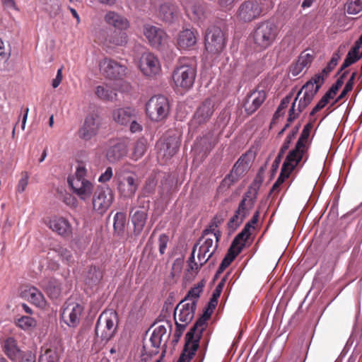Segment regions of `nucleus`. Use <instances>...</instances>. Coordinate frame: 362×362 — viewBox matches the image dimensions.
I'll list each match as a JSON object with an SVG mask.
<instances>
[{
  "instance_id": "obj_62",
  "label": "nucleus",
  "mask_w": 362,
  "mask_h": 362,
  "mask_svg": "<svg viewBox=\"0 0 362 362\" xmlns=\"http://www.w3.org/2000/svg\"><path fill=\"white\" fill-rule=\"evenodd\" d=\"M175 326H176V329H175V332L174 334L173 341L175 342H177L179 341V339H180L181 336L182 335L187 326L185 325H182L181 323L178 322L177 320H176Z\"/></svg>"
},
{
  "instance_id": "obj_26",
  "label": "nucleus",
  "mask_w": 362,
  "mask_h": 362,
  "mask_svg": "<svg viewBox=\"0 0 362 362\" xmlns=\"http://www.w3.org/2000/svg\"><path fill=\"white\" fill-rule=\"evenodd\" d=\"M310 84H304L298 92L295 101L298 103V112H303V110L312 102L315 95L317 94L315 90L310 89ZM311 88L313 87L311 86Z\"/></svg>"
},
{
  "instance_id": "obj_43",
  "label": "nucleus",
  "mask_w": 362,
  "mask_h": 362,
  "mask_svg": "<svg viewBox=\"0 0 362 362\" xmlns=\"http://www.w3.org/2000/svg\"><path fill=\"white\" fill-rule=\"evenodd\" d=\"M146 151V140L145 139H139L134 146L132 152V158L137 160L141 158Z\"/></svg>"
},
{
  "instance_id": "obj_44",
  "label": "nucleus",
  "mask_w": 362,
  "mask_h": 362,
  "mask_svg": "<svg viewBox=\"0 0 362 362\" xmlns=\"http://www.w3.org/2000/svg\"><path fill=\"white\" fill-rule=\"evenodd\" d=\"M209 140L210 137L209 136H204L197 140L194 144V150L204 153L209 151L214 146V144Z\"/></svg>"
},
{
  "instance_id": "obj_25",
  "label": "nucleus",
  "mask_w": 362,
  "mask_h": 362,
  "mask_svg": "<svg viewBox=\"0 0 362 362\" xmlns=\"http://www.w3.org/2000/svg\"><path fill=\"white\" fill-rule=\"evenodd\" d=\"M214 110V102L211 99H206L196 111L193 122L201 124L206 122L211 117Z\"/></svg>"
},
{
  "instance_id": "obj_16",
  "label": "nucleus",
  "mask_w": 362,
  "mask_h": 362,
  "mask_svg": "<svg viewBox=\"0 0 362 362\" xmlns=\"http://www.w3.org/2000/svg\"><path fill=\"white\" fill-rule=\"evenodd\" d=\"M267 98L264 90L255 89L248 93L245 99L243 107L247 115L255 112Z\"/></svg>"
},
{
  "instance_id": "obj_39",
  "label": "nucleus",
  "mask_w": 362,
  "mask_h": 362,
  "mask_svg": "<svg viewBox=\"0 0 362 362\" xmlns=\"http://www.w3.org/2000/svg\"><path fill=\"white\" fill-rule=\"evenodd\" d=\"M359 49L360 45L358 44H356V45L349 51L338 74H339V72H341L344 69L356 62L362 57L361 52H358Z\"/></svg>"
},
{
  "instance_id": "obj_63",
  "label": "nucleus",
  "mask_w": 362,
  "mask_h": 362,
  "mask_svg": "<svg viewBox=\"0 0 362 362\" xmlns=\"http://www.w3.org/2000/svg\"><path fill=\"white\" fill-rule=\"evenodd\" d=\"M168 236L164 233L161 234L159 236L158 239V246H159V252L160 255H163L165 253V249L167 247V245L168 243Z\"/></svg>"
},
{
  "instance_id": "obj_27",
  "label": "nucleus",
  "mask_w": 362,
  "mask_h": 362,
  "mask_svg": "<svg viewBox=\"0 0 362 362\" xmlns=\"http://www.w3.org/2000/svg\"><path fill=\"white\" fill-rule=\"evenodd\" d=\"M256 198L255 192L251 190H248L245 192L236 209V214H240L243 218H245L249 215L251 209L254 207Z\"/></svg>"
},
{
  "instance_id": "obj_55",
  "label": "nucleus",
  "mask_w": 362,
  "mask_h": 362,
  "mask_svg": "<svg viewBox=\"0 0 362 362\" xmlns=\"http://www.w3.org/2000/svg\"><path fill=\"white\" fill-rule=\"evenodd\" d=\"M299 64L302 65L304 68L309 66L313 60V55L312 53L303 52L298 59Z\"/></svg>"
},
{
  "instance_id": "obj_54",
  "label": "nucleus",
  "mask_w": 362,
  "mask_h": 362,
  "mask_svg": "<svg viewBox=\"0 0 362 362\" xmlns=\"http://www.w3.org/2000/svg\"><path fill=\"white\" fill-rule=\"evenodd\" d=\"M196 250H197V245H194L193 247L191 255L188 260V265H189L188 272H193L194 273H197L199 268L202 267V266H200L199 262L198 264L194 262V254H195Z\"/></svg>"
},
{
  "instance_id": "obj_5",
  "label": "nucleus",
  "mask_w": 362,
  "mask_h": 362,
  "mask_svg": "<svg viewBox=\"0 0 362 362\" xmlns=\"http://www.w3.org/2000/svg\"><path fill=\"white\" fill-rule=\"evenodd\" d=\"M117 314L115 312L103 313L95 325V334L98 338L106 344L115 335L117 329Z\"/></svg>"
},
{
  "instance_id": "obj_11",
  "label": "nucleus",
  "mask_w": 362,
  "mask_h": 362,
  "mask_svg": "<svg viewBox=\"0 0 362 362\" xmlns=\"http://www.w3.org/2000/svg\"><path fill=\"white\" fill-rule=\"evenodd\" d=\"M262 12L261 5L257 0H247L240 5L237 18L240 21L248 23L258 18Z\"/></svg>"
},
{
  "instance_id": "obj_59",
  "label": "nucleus",
  "mask_w": 362,
  "mask_h": 362,
  "mask_svg": "<svg viewBox=\"0 0 362 362\" xmlns=\"http://www.w3.org/2000/svg\"><path fill=\"white\" fill-rule=\"evenodd\" d=\"M225 284V279H222L214 289L211 299V303H217L218 298L220 297Z\"/></svg>"
},
{
  "instance_id": "obj_61",
  "label": "nucleus",
  "mask_w": 362,
  "mask_h": 362,
  "mask_svg": "<svg viewBox=\"0 0 362 362\" xmlns=\"http://www.w3.org/2000/svg\"><path fill=\"white\" fill-rule=\"evenodd\" d=\"M343 85V82L341 79H337L334 84H333L329 90L325 93L328 95V96L332 99L337 94L339 89Z\"/></svg>"
},
{
  "instance_id": "obj_2",
  "label": "nucleus",
  "mask_w": 362,
  "mask_h": 362,
  "mask_svg": "<svg viewBox=\"0 0 362 362\" xmlns=\"http://www.w3.org/2000/svg\"><path fill=\"white\" fill-rule=\"evenodd\" d=\"M279 33L278 26L273 22H261L252 33V42L257 49L264 50L274 44Z\"/></svg>"
},
{
  "instance_id": "obj_1",
  "label": "nucleus",
  "mask_w": 362,
  "mask_h": 362,
  "mask_svg": "<svg viewBox=\"0 0 362 362\" xmlns=\"http://www.w3.org/2000/svg\"><path fill=\"white\" fill-rule=\"evenodd\" d=\"M206 327V319L199 318L185 335V344L177 362H189L199 346L202 333Z\"/></svg>"
},
{
  "instance_id": "obj_51",
  "label": "nucleus",
  "mask_w": 362,
  "mask_h": 362,
  "mask_svg": "<svg viewBox=\"0 0 362 362\" xmlns=\"http://www.w3.org/2000/svg\"><path fill=\"white\" fill-rule=\"evenodd\" d=\"M17 325L23 329H28L35 326V320L29 316H23L18 319Z\"/></svg>"
},
{
  "instance_id": "obj_56",
  "label": "nucleus",
  "mask_w": 362,
  "mask_h": 362,
  "mask_svg": "<svg viewBox=\"0 0 362 362\" xmlns=\"http://www.w3.org/2000/svg\"><path fill=\"white\" fill-rule=\"evenodd\" d=\"M244 219L240 214H236L235 211L234 215L228 223V228L233 230H235L243 223Z\"/></svg>"
},
{
  "instance_id": "obj_3",
  "label": "nucleus",
  "mask_w": 362,
  "mask_h": 362,
  "mask_svg": "<svg viewBox=\"0 0 362 362\" xmlns=\"http://www.w3.org/2000/svg\"><path fill=\"white\" fill-rule=\"evenodd\" d=\"M114 182L119 194L125 198L134 197L138 188L136 175L124 165L115 170Z\"/></svg>"
},
{
  "instance_id": "obj_48",
  "label": "nucleus",
  "mask_w": 362,
  "mask_h": 362,
  "mask_svg": "<svg viewBox=\"0 0 362 362\" xmlns=\"http://www.w3.org/2000/svg\"><path fill=\"white\" fill-rule=\"evenodd\" d=\"M346 6L349 14H358L362 11V0H349Z\"/></svg>"
},
{
  "instance_id": "obj_57",
  "label": "nucleus",
  "mask_w": 362,
  "mask_h": 362,
  "mask_svg": "<svg viewBox=\"0 0 362 362\" xmlns=\"http://www.w3.org/2000/svg\"><path fill=\"white\" fill-rule=\"evenodd\" d=\"M331 98L328 96V95L325 94V95L321 98V100L317 103V104L313 107L312 111L310 112V115H314L321 109H322L325 105L329 103Z\"/></svg>"
},
{
  "instance_id": "obj_19",
  "label": "nucleus",
  "mask_w": 362,
  "mask_h": 362,
  "mask_svg": "<svg viewBox=\"0 0 362 362\" xmlns=\"http://www.w3.org/2000/svg\"><path fill=\"white\" fill-rule=\"evenodd\" d=\"M144 34L150 45L155 48H160L167 40V34L159 27L152 25H145Z\"/></svg>"
},
{
  "instance_id": "obj_64",
  "label": "nucleus",
  "mask_w": 362,
  "mask_h": 362,
  "mask_svg": "<svg viewBox=\"0 0 362 362\" xmlns=\"http://www.w3.org/2000/svg\"><path fill=\"white\" fill-rule=\"evenodd\" d=\"M113 176V170H112V168L111 167H107L105 172L103 173L99 178H98V181L100 182H107L108 181L110 180V179Z\"/></svg>"
},
{
  "instance_id": "obj_38",
  "label": "nucleus",
  "mask_w": 362,
  "mask_h": 362,
  "mask_svg": "<svg viewBox=\"0 0 362 362\" xmlns=\"http://www.w3.org/2000/svg\"><path fill=\"white\" fill-rule=\"evenodd\" d=\"M24 293L28 300L37 306L41 307L45 305V298L42 293L35 287L29 288L25 291Z\"/></svg>"
},
{
  "instance_id": "obj_29",
  "label": "nucleus",
  "mask_w": 362,
  "mask_h": 362,
  "mask_svg": "<svg viewBox=\"0 0 362 362\" xmlns=\"http://www.w3.org/2000/svg\"><path fill=\"white\" fill-rule=\"evenodd\" d=\"M130 218L136 234H139L146 222L147 213L145 209L134 207L130 212Z\"/></svg>"
},
{
  "instance_id": "obj_8",
  "label": "nucleus",
  "mask_w": 362,
  "mask_h": 362,
  "mask_svg": "<svg viewBox=\"0 0 362 362\" xmlns=\"http://www.w3.org/2000/svg\"><path fill=\"white\" fill-rule=\"evenodd\" d=\"M196 75L195 65L180 62L173 71V79L176 86L189 89L193 86Z\"/></svg>"
},
{
  "instance_id": "obj_41",
  "label": "nucleus",
  "mask_w": 362,
  "mask_h": 362,
  "mask_svg": "<svg viewBox=\"0 0 362 362\" xmlns=\"http://www.w3.org/2000/svg\"><path fill=\"white\" fill-rule=\"evenodd\" d=\"M127 42V35L125 33L113 32L105 40L108 47L123 46Z\"/></svg>"
},
{
  "instance_id": "obj_30",
  "label": "nucleus",
  "mask_w": 362,
  "mask_h": 362,
  "mask_svg": "<svg viewBox=\"0 0 362 362\" xmlns=\"http://www.w3.org/2000/svg\"><path fill=\"white\" fill-rule=\"evenodd\" d=\"M48 226L50 229L62 236H68L71 233L69 222L62 217H54L49 220Z\"/></svg>"
},
{
  "instance_id": "obj_13",
  "label": "nucleus",
  "mask_w": 362,
  "mask_h": 362,
  "mask_svg": "<svg viewBox=\"0 0 362 362\" xmlns=\"http://www.w3.org/2000/svg\"><path fill=\"white\" fill-rule=\"evenodd\" d=\"M113 200L112 190L109 187L98 189L93 198V208L100 214H104L111 206Z\"/></svg>"
},
{
  "instance_id": "obj_20",
  "label": "nucleus",
  "mask_w": 362,
  "mask_h": 362,
  "mask_svg": "<svg viewBox=\"0 0 362 362\" xmlns=\"http://www.w3.org/2000/svg\"><path fill=\"white\" fill-rule=\"evenodd\" d=\"M250 166V161L247 160L246 155H243L234 164L230 174L223 180L224 185L230 186L235 182L240 176L247 171Z\"/></svg>"
},
{
  "instance_id": "obj_58",
  "label": "nucleus",
  "mask_w": 362,
  "mask_h": 362,
  "mask_svg": "<svg viewBox=\"0 0 362 362\" xmlns=\"http://www.w3.org/2000/svg\"><path fill=\"white\" fill-rule=\"evenodd\" d=\"M29 175L27 172H23L22 173V177L20 179L18 185H17V191L18 192H23L28 184Z\"/></svg>"
},
{
  "instance_id": "obj_15",
  "label": "nucleus",
  "mask_w": 362,
  "mask_h": 362,
  "mask_svg": "<svg viewBox=\"0 0 362 362\" xmlns=\"http://www.w3.org/2000/svg\"><path fill=\"white\" fill-rule=\"evenodd\" d=\"M100 124V117L96 113L89 114L85 119L83 125L78 130V136L89 141L98 132Z\"/></svg>"
},
{
  "instance_id": "obj_22",
  "label": "nucleus",
  "mask_w": 362,
  "mask_h": 362,
  "mask_svg": "<svg viewBox=\"0 0 362 362\" xmlns=\"http://www.w3.org/2000/svg\"><path fill=\"white\" fill-rule=\"evenodd\" d=\"M299 163L300 162L298 160L288 156H286L283 163L281 173L270 191L271 193H277L279 192L280 186L284 183V180L288 177L290 173Z\"/></svg>"
},
{
  "instance_id": "obj_17",
  "label": "nucleus",
  "mask_w": 362,
  "mask_h": 362,
  "mask_svg": "<svg viewBox=\"0 0 362 362\" xmlns=\"http://www.w3.org/2000/svg\"><path fill=\"white\" fill-rule=\"evenodd\" d=\"M196 308L194 301H180L175 310V320H177L178 322L187 326L194 318Z\"/></svg>"
},
{
  "instance_id": "obj_28",
  "label": "nucleus",
  "mask_w": 362,
  "mask_h": 362,
  "mask_svg": "<svg viewBox=\"0 0 362 362\" xmlns=\"http://www.w3.org/2000/svg\"><path fill=\"white\" fill-rule=\"evenodd\" d=\"M136 110L132 107L117 108L113 111L112 118L115 122L121 125H127L136 117Z\"/></svg>"
},
{
  "instance_id": "obj_52",
  "label": "nucleus",
  "mask_w": 362,
  "mask_h": 362,
  "mask_svg": "<svg viewBox=\"0 0 362 362\" xmlns=\"http://www.w3.org/2000/svg\"><path fill=\"white\" fill-rule=\"evenodd\" d=\"M341 58V55L339 54V52H335L332 57L331 60L329 62L327 66L322 70V73H325V75H327L329 72H331L334 68L337 66L338 61Z\"/></svg>"
},
{
  "instance_id": "obj_53",
  "label": "nucleus",
  "mask_w": 362,
  "mask_h": 362,
  "mask_svg": "<svg viewBox=\"0 0 362 362\" xmlns=\"http://www.w3.org/2000/svg\"><path fill=\"white\" fill-rule=\"evenodd\" d=\"M248 237L245 236L243 233L240 232L235 237L231 245H233V247L240 248V250H242L243 248L245 247V243Z\"/></svg>"
},
{
  "instance_id": "obj_31",
  "label": "nucleus",
  "mask_w": 362,
  "mask_h": 362,
  "mask_svg": "<svg viewBox=\"0 0 362 362\" xmlns=\"http://www.w3.org/2000/svg\"><path fill=\"white\" fill-rule=\"evenodd\" d=\"M105 22L118 30H126L129 26L128 20L115 11H110L105 15Z\"/></svg>"
},
{
  "instance_id": "obj_9",
  "label": "nucleus",
  "mask_w": 362,
  "mask_h": 362,
  "mask_svg": "<svg viewBox=\"0 0 362 362\" xmlns=\"http://www.w3.org/2000/svg\"><path fill=\"white\" fill-rule=\"evenodd\" d=\"M99 69L103 76L110 79H122L127 74L124 64L107 57L99 62Z\"/></svg>"
},
{
  "instance_id": "obj_50",
  "label": "nucleus",
  "mask_w": 362,
  "mask_h": 362,
  "mask_svg": "<svg viewBox=\"0 0 362 362\" xmlns=\"http://www.w3.org/2000/svg\"><path fill=\"white\" fill-rule=\"evenodd\" d=\"M40 362H58L59 356L55 350L47 349L44 354L40 356Z\"/></svg>"
},
{
  "instance_id": "obj_10",
  "label": "nucleus",
  "mask_w": 362,
  "mask_h": 362,
  "mask_svg": "<svg viewBox=\"0 0 362 362\" xmlns=\"http://www.w3.org/2000/svg\"><path fill=\"white\" fill-rule=\"evenodd\" d=\"M225 45V37L221 29L216 26L209 28L205 36L206 50L211 54H218L223 51Z\"/></svg>"
},
{
  "instance_id": "obj_6",
  "label": "nucleus",
  "mask_w": 362,
  "mask_h": 362,
  "mask_svg": "<svg viewBox=\"0 0 362 362\" xmlns=\"http://www.w3.org/2000/svg\"><path fill=\"white\" fill-rule=\"evenodd\" d=\"M207 231L203 230L202 237L195 245L197 247L199 246L197 258L200 266L204 265L213 256L221 238L217 237L216 233H209Z\"/></svg>"
},
{
  "instance_id": "obj_34",
  "label": "nucleus",
  "mask_w": 362,
  "mask_h": 362,
  "mask_svg": "<svg viewBox=\"0 0 362 362\" xmlns=\"http://www.w3.org/2000/svg\"><path fill=\"white\" fill-rule=\"evenodd\" d=\"M47 294L52 299H57L59 297L62 292L61 283L55 279L50 278L42 281Z\"/></svg>"
},
{
  "instance_id": "obj_46",
  "label": "nucleus",
  "mask_w": 362,
  "mask_h": 362,
  "mask_svg": "<svg viewBox=\"0 0 362 362\" xmlns=\"http://www.w3.org/2000/svg\"><path fill=\"white\" fill-rule=\"evenodd\" d=\"M126 223V215L123 212H117L114 216L113 227L115 231H123Z\"/></svg>"
},
{
  "instance_id": "obj_35",
  "label": "nucleus",
  "mask_w": 362,
  "mask_h": 362,
  "mask_svg": "<svg viewBox=\"0 0 362 362\" xmlns=\"http://www.w3.org/2000/svg\"><path fill=\"white\" fill-rule=\"evenodd\" d=\"M4 351L5 354L12 361H17L22 358L23 353L18 348L16 341L12 337L5 340Z\"/></svg>"
},
{
  "instance_id": "obj_7",
  "label": "nucleus",
  "mask_w": 362,
  "mask_h": 362,
  "mask_svg": "<svg viewBox=\"0 0 362 362\" xmlns=\"http://www.w3.org/2000/svg\"><path fill=\"white\" fill-rule=\"evenodd\" d=\"M146 111L147 115L152 121H162L165 119L169 114V101L164 95H154L147 102Z\"/></svg>"
},
{
  "instance_id": "obj_32",
  "label": "nucleus",
  "mask_w": 362,
  "mask_h": 362,
  "mask_svg": "<svg viewBox=\"0 0 362 362\" xmlns=\"http://www.w3.org/2000/svg\"><path fill=\"white\" fill-rule=\"evenodd\" d=\"M178 13V8L171 3H164L160 6L159 17L166 23L174 22L177 18Z\"/></svg>"
},
{
  "instance_id": "obj_40",
  "label": "nucleus",
  "mask_w": 362,
  "mask_h": 362,
  "mask_svg": "<svg viewBox=\"0 0 362 362\" xmlns=\"http://www.w3.org/2000/svg\"><path fill=\"white\" fill-rule=\"evenodd\" d=\"M95 95L100 100L112 101L117 93L108 85L98 86L95 90Z\"/></svg>"
},
{
  "instance_id": "obj_42",
  "label": "nucleus",
  "mask_w": 362,
  "mask_h": 362,
  "mask_svg": "<svg viewBox=\"0 0 362 362\" xmlns=\"http://www.w3.org/2000/svg\"><path fill=\"white\" fill-rule=\"evenodd\" d=\"M102 278V271L95 267H90L87 272L85 281L87 284L94 285L99 283Z\"/></svg>"
},
{
  "instance_id": "obj_45",
  "label": "nucleus",
  "mask_w": 362,
  "mask_h": 362,
  "mask_svg": "<svg viewBox=\"0 0 362 362\" xmlns=\"http://www.w3.org/2000/svg\"><path fill=\"white\" fill-rule=\"evenodd\" d=\"M325 73H320L315 74L310 80L307 81L305 84H310V90H311V86L313 87V90H315V93H317L322 85L324 83L325 78H324Z\"/></svg>"
},
{
  "instance_id": "obj_36",
  "label": "nucleus",
  "mask_w": 362,
  "mask_h": 362,
  "mask_svg": "<svg viewBox=\"0 0 362 362\" xmlns=\"http://www.w3.org/2000/svg\"><path fill=\"white\" fill-rule=\"evenodd\" d=\"M127 153V150L125 145L118 143L108 148L106 156L110 162L114 163L125 156Z\"/></svg>"
},
{
  "instance_id": "obj_23",
  "label": "nucleus",
  "mask_w": 362,
  "mask_h": 362,
  "mask_svg": "<svg viewBox=\"0 0 362 362\" xmlns=\"http://www.w3.org/2000/svg\"><path fill=\"white\" fill-rule=\"evenodd\" d=\"M197 33L192 29H184L179 32L176 46L179 49H189L197 43Z\"/></svg>"
},
{
  "instance_id": "obj_12",
  "label": "nucleus",
  "mask_w": 362,
  "mask_h": 362,
  "mask_svg": "<svg viewBox=\"0 0 362 362\" xmlns=\"http://www.w3.org/2000/svg\"><path fill=\"white\" fill-rule=\"evenodd\" d=\"M311 129L312 124L310 123L307 124L304 127L296 143V148L291 151L287 156L298 160L299 162H300L305 158L304 162L306 161L308 158L307 151L309 146L308 138Z\"/></svg>"
},
{
  "instance_id": "obj_47",
  "label": "nucleus",
  "mask_w": 362,
  "mask_h": 362,
  "mask_svg": "<svg viewBox=\"0 0 362 362\" xmlns=\"http://www.w3.org/2000/svg\"><path fill=\"white\" fill-rule=\"evenodd\" d=\"M202 291V286H197L192 288L187 293V296L182 300L185 302H191L194 301L195 305L197 306V303L198 298H199L200 293Z\"/></svg>"
},
{
  "instance_id": "obj_4",
  "label": "nucleus",
  "mask_w": 362,
  "mask_h": 362,
  "mask_svg": "<svg viewBox=\"0 0 362 362\" xmlns=\"http://www.w3.org/2000/svg\"><path fill=\"white\" fill-rule=\"evenodd\" d=\"M86 169L83 165H79L72 177L68 178V183L75 193L81 199L86 200L92 194L93 185L85 177Z\"/></svg>"
},
{
  "instance_id": "obj_18",
  "label": "nucleus",
  "mask_w": 362,
  "mask_h": 362,
  "mask_svg": "<svg viewBox=\"0 0 362 362\" xmlns=\"http://www.w3.org/2000/svg\"><path fill=\"white\" fill-rule=\"evenodd\" d=\"M83 307L76 303H66L62 312V319L69 327H76L80 321Z\"/></svg>"
},
{
  "instance_id": "obj_37",
  "label": "nucleus",
  "mask_w": 362,
  "mask_h": 362,
  "mask_svg": "<svg viewBox=\"0 0 362 362\" xmlns=\"http://www.w3.org/2000/svg\"><path fill=\"white\" fill-rule=\"evenodd\" d=\"M187 16L193 21H202L205 17V9L203 4L194 3L185 6Z\"/></svg>"
},
{
  "instance_id": "obj_33",
  "label": "nucleus",
  "mask_w": 362,
  "mask_h": 362,
  "mask_svg": "<svg viewBox=\"0 0 362 362\" xmlns=\"http://www.w3.org/2000/svg\"><path fill=\"white\" fill-rule=\"evenodd\" d=\"M168 328L170 332L172 329V324L169 321H165L163 324L158 325L153 330L150 341L153 347H159L163 341V338L167 333Z\"/></svg>"
},
{
  "instance_id": "obj_14",
  "label": "nucleus",
  "mask_w": 362,
  "mask_h": 362,
  "mask_svg": "<svg viewBox=\"0 0 362 362\" xmlns=\"http://www.w3.org/2000/svg\"><path fill=\"white\" fill-rule=\"evenodd\" d=\"M139 67L146 76H153L160 73L161 66L158 57L151 52H144L139 60Z\"/></svg>"
},
{
  "instance_id": "obj_24",
  "label": "nucleus",
  "mask_w": 362,
  "mask_h": 362,
  "mask_svg": "<svg viewBox=\"0 0 362 362\" xmlns=\"http://www.w3.org/2000/svg\"><path fill=\"white\" fill-rule=\"evenodd\" d=\"M48 256L49 258L58 257L64 264L68 266H71L74 262L71 250L60 244L53 245L48 252Z\"/></svg>"
},
{
  "instance_id": "obj_60",
  "label": "nucleus",
  "mask_w": 362,
  "mask_h": 362,
  "mask_svg": "<svg viewBox=\"0 0 362 362\" xmlns=\"http://www.w3.org/2000/svg\"><path fill=\"white\" fill-rule=\"evenodd\" d=\"M296 132H297V130L293 131V132L289 133L287 135V136H286V138L279 151L280 154H284L285 152L287 151V149L289 148L290 144H291V141L293 140V139L295 137Z\"/></svg>"
},
{
  "instance_id": "obj_49",
  "label": "nucleus",
  "mask_w": 362,
  "mask_h": 362,
  "mask_svg": "<svg viewBox=\"0 0 362 362\" xmlns=\"http://www.w3.org/2000/svg\"><path fill=\"white\" fill-rule=\"evenodd\" d=\"M223 218L219 216H215L208 228L204 230H208L209 233H216V236L221 238V233L218 229V226L223 223Z\"/></svg>"
},
{
  "instance_id": "obj_21",
  "label": "nucleus",
  "mask_w": 362,
  "mask_h": 362,
  "mask_svg": "<svg viewBox=\"0 0 362 362\" xmlns=\"http://www.w3.org/2000/svg\"><path fill=\"white\" fill-rule=\"evenodd\" d=\"M180 140L175 135L170 136L163 140L159 141L157 146L160 148L159 155L165 157L166 159L174 156L179 149Z\"/></svg>"
}]
</instances>
